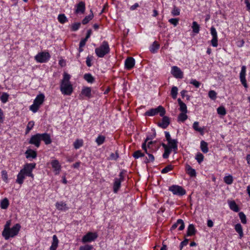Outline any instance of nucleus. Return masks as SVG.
Listing matches in <instances>:
<instances>
[{"instance_id": "nucleus-53", "label": "nucleus", "mask_w": 250, "mask_h": 250, "mask_svg": "<svg viewBox=\"0 0 250 250\" xmlns=\"http://www.w3.org/2000/svg\"><path fill=\"white\" fill-rule=\"evenodd\" d=\"M1 178L5 182H8V174L6 170H3L1 171Z\"/></svg>"}, {"instance_id": "nucleus-28", "label": "nucleus", "mask_w": 250, "mask_h": 250, "mask_svg": "<svg viewBox=\"0 0 250 250\" xmlns=\"http://www.w3.org/2000/svg\"><path fill=\"white\" fill-rule=\"evenodd\" d=\"M193 128L195 131L199 132L202 135L204 134V128L199 127V123L198 122H195L193 123Z\"/></svg>"}, {"instance_id": "nucleus-56", "label": "nucleus", "mask_w": 250, "mask_h": 250, "mask_svg": "<svg viewBox=\"0 0 250 250\" xmlns=\"http://www.w3.org/2000/svg\"><path fill=\"white\" fill-rule=\"evenodd\" d=\"M80 26H81L80 22H75L72 25L71 29L72 31H76L79 29Z\"/></svg>"}, {"instance_id": "nucleus-9", "label": "nucleus", "mask_w": 250, "mask_h": 250, "mask_svg": "<svg viewBox=\"0 0 250 250\" xmlns=\"http://www.w3.org/2000/svg\"><path fill=\"white\" fill-rule=\"evenodd\" d=\"M40 133H37L35 135H32L30 138L28 143L29 144L33 145L37 147H39L41 145V138Z\"/></svg>"}, {"instance_id": "nucleus-20", "label": "nucleus", "mask_w": 250, "mask_h": 250, "mask_svg": "<svg viewBox=\"0 0 250 250\" xmlns=\"http://www.w3.org/2000/svg\"><path fill=\"white\" fill-rule=\"evenodd\" d=\"M56 207L59 210H66L68 209L66 204L63 202H57L56 203Z\"/></svg>"}, {"instance_id": "nucleus-18", "label": "nucleus", "mask_w": 250, "mask_h": 250, "mask_svg": "<svg viewBox=\"0 0 250 250\" xmlns=\"http://www.w3.org/2000/svg\"><path fill=\"white\" fill-rule=\"evenodd\" d=\"M179 225H180V226L179 227L178 229L179 230H183L185 228V224H184V221L181 219H178L176 223H175V224L172 225V226L171 227L170 229L171 230L175 229L176 228H177V227Z\"/></svg>"}, {"instance_id": "nucleus-15", "label": "nucleus", "mask_w": 250, "mask_h": 250, "mask_svg": "<svg viewBox=\"0 0 250 250\" xmlns=\"http://www.w3.org/2000/svg\"><path fill=\"white\" fill-rule=\"evenodd\" d=\"M85 10V4L83 1L79 2L76 5L75 13L76 14H83Z\"/></svg>"}, {"instance_id": "nucleus-44", "label": "nucleus", "mask_w": 250, "mask_h": 250, "mask_svg": "<svg viewBox=\"0 0 250 250\" xmlns=\"http://www.w3.org/2000/svg\"><path fill=\"white\" fill-rule=\"evenodd\" d=\"M105 137L103 135H99L96 140V142L98 145H102L105 141Z\"/></svg>"}, {"instance_id": "nucleus-39", "label": "nucleus", "mask_w": 250, "mask_h": 250, "mask_svg": "<svg viewBox=\"0 0 250 250\" xmlns=\"http://www.w3.org/2000/svg\"><path fill=\"white\" fill-rule=\"evenodd\" d=\"M58 21L62 24H63L68 21V20L64 14L59 15L58 17Z\"/></svg>"}, {"instance_id": "nucleus-32", "label": "nucleus", "mask_w": 250, "mask_h": 250, "mask_svg": "<svg viewBox=\"0 0 250 250\" xmlns=\"http://www.w3.org/2000/svg\"><path fill=\"white\" fill-rule=\"evenodd\" d=\"M152 139H153L152 137H150L147 136L146 138V140H145L144 142L142 144V148L145 151V152L146 153H147V151H148V148L147 146V142L149 140H152Z\"/></svg>"}, {"instance_id": "nucleus-13", "label": "nucleus", "mask_w": 250, "mask_h": 250, "mask_svg": "<svg viewBox=\"0 0 250 250\" xmlns=\"http://www.w3.org/2000/svg\"><path fill=\"white\" fill-rule=\"evenodd\" d=\"M246 67L245 66H242L241 68V70L240 73V79L242 84L243 86L247 88L248 87V85L247 83V81L246 80Z\"/></svg>"}, {"instance_id": "nucleus-10", "label": "nucleus", "mask_w": 250, "mask_h": 250, "mask_svg": "<svg viewBox=\"0 0 250 250\" xmlns=\"http://www.w3.org/2000/svg\"><path fill=\"white\" fill-rule=\"evenodd\" d=\"M97 237L98 235L96 233L89 232L83 236L82 238V242L84 243L90 242L94 241L97 238Z\"/></svg>"}, {"instance_id": "nucleus-46", "label": "nucleus", "mask_w": 250, "mask_h": 250, "mask_svg": "<svg viewBox=\"0 0 250 250\" xmlns=\"http://www.w3.org/2000/svg\"><path fill=\"white\" fill-rule=\"evenodd\" d=\"M172 148L171 147H168L167 148L165 149V151L164 154H163V157L165 159H167L171 151Z\"/></svg>"}, {"instance_id": "nucleus-6", "label": "nucleus", "mask_w": 250, "mask_h": 250, "mask_svg": "<svg viewBox=\"0 0 250 250\" xmlns=\"http://www.w3.org/2000/svg\"><path fill=\"white\" fill-rule=\"evenodd\" d=\"M36 163L26 164L24 165V167L21 170L25 175L27 176L31 177L34 178V175L32 173V171L36 167Z\"/></svg>"}, {"instance_id": "nucleus-38", "label": "nucleus", "mask_w": 250, "mask_h": 250, "mask_svg": "<svg viewBox=\"0 0 250 250\" xmlns=\"http://www.w3.org/2000/svg\"><path fill=\"white\" fill-rule=\"evenodd\" d=\"M83 78L88 83H93L95 80L94 77L90 73L84 74Z\"/></svg>"}, {"instance_id": "nucleus-62", "label": "nucleus", "mask_w": 250, "mask_h": 250, "mask_svg": "<svg viewBox=\"0 0 250 250\" xmlns=\"http://www.w3.org/2000/svg\"><path fill=\"white\" fill-rule=\"evenodd\" d=\"M168 21L172 24H173V25H174L175 26H176L178 23V21H179V19H177V18H172V19H170L168 20Z\"/></svg>"}, {"instance_id": "nucleus-61", "label": "nucleus", "mask_w": 250, "mask_h": 250, "mask_svg": "<svg viewBox=\"0 0 250 250\" xmlns=\"http://www.w3.org/2000/svg\"><path fill=\"white\" fill-rule=\"evenodd\" d=\"M11 225V221L8 220L6 222L5 225L4 226V229L3 231H4V233H6V231H7L8 229H10V227Z\"/></svg>"}, {"instance_id": "nucleus-35", "label": "nucleus", "mask_w": 250, "mask_h": 250, "mask_svg": "<svg viewBox=\"0 0 250 250\" xmlns=\"http://www.w3.org/2000/svg\"><path fill=\"white\" fill-rule=\"evenodd\" d=\"M9 205V202L7 198H5L1 200L0 202V208L2 209H6Z\"/></svg>"}, {"instance_id": "nucleus-26", "label": "nucleus", "mask_w": 250, "mask_h": 250, "mask_svg": "<svg viewBox=\"0 0 250 250\" xmlns=\"http://www.w3.org/2000/svg\"><path fill=\"white\" fill-rule=\"evenodd\" d=\"M25 176H26L25 174H24L23 172H22L20 170V172L17 175L16 182L20 185H21L25 179Z\"/></svg>"}, {"instance_id": "nucleus-29", "label": "nucleus", "mask_w": 250, "mask_h": 250, "mask_svg": "<svg viewBox=\"0 0 250 250\" xmlns=\"http://www.w3.org/2000/svg\"><path fill=\"white\" fill-rule=\"evenodd\" d=\"M52 167L54 169L55 171H58L59 172L61 169V165L59 164V162L57 160H52L51 163ZM58 172L57 173H58Z\"/></svg>"}, {"instance_id": "nucleus-8", "label": "nucleus", "mask_w": 250, "mask_h": 250, "mask_svg": "<svg viewBox=\"0 0 250 250\" xmlns=\"http://www.w3.org/2000/svg\"><path fill=\"white\" fill-rule=\"evenodd\" d=\"M50 57L48 52H41L35 56V60L39 62H44L47 61Z\"/></svg>"}, {"instance_id": "nucleus-57", "label": "nucleus", "mask_w": 250, "mask_h": 250, "mask_svg": "<svg viewBox=\"0 0 250 250\" xmlns=\"http://www.w3.org/2000/svg\"><path fill=\"white\" fill-rule=\"evenodd\" d=\"M216 92L214 90H210L208 92V97L213 100H214L216 98Z\"/></svg>"}, {"instance_id": "nucleus-43", "label": "nucleus", "mask_w": 250, "mask_h": 250, "mask_svg": "<svg viewBox=\"0 0 250 250\" xmlns=\"http://www.w3.org/2000/svg\"><path fill=\"white\" fill-rule=\"evenodd\" d=\"M178 93V88L176 86H173L171 88L170 94L171 97L174 99H175L177 97Z\"/></svg>"}, {"instance_id": "nucleus-25", "label": "nucleus", "mask_w": 250, "mask_h": 250, "mask_svg": "<svg viewBox=\"0 0 250 250\" xmlns=\"http://www.w3.org/2000/svg\"><path fill=\"white\" fill-rule=\"evenodd\" d=\"M234 229L239 234V238L240 239L242 238L244 236V233L241 225L239 223L236 224Z\"/></svg>"}, {"instance_id": "nucleus-22", "label": "nucleus", "mask_w": 250, "mask_h": 250, "mask_svg": "<svg viewBox=\"0 0 250 250\" xmlns=\"http://www.w3.org/2000/svg\"><path fill=\"white\" fill-rule=\"evenodd\" d=\"M59 240L56 235L53 236V241L52 245L50 247V250H56L58 246Z\"/></svg>"}, {"instance_id": "nucleus-31", "label": "nucleus", "mask_w": 250, "mask_h": 250, "mask_svg": "<svg viewBox=\"0 0 250 250\" xmlns=\"http://www.w3.org/2000/svg\"><path fill=\"white\" fill-rule=\"evenodd\" d=\"M178 102L180 106V110L182 112H187L188 110L186 104L183 103L180 99H178Z\"/></svg>"}, {"instance_id": "nucleus-5", "label": "nucleus", "mask_w": 250, "mask_h": 250, "mask_svg": "<svg viewBox=\"0 0 250 250\" xmlns=\"http://www.w3.org/2000/svg\"><path fill=\"white\" fill-rule=\"evenodd\" d=\"M159 113L160 116H163L166 114V110L164 107L159 105L156 108H151L146 111L145 115L146 116H153Z\"/></svg>"}, {"instance_id": "nucleus-14", "label": "nucleus", "mask_w": 250, "mask_h": 250, "mask_svg": "<svg viewBox=\"0 0 250 250\" xmlns=\"http://www.w3.org/2000/svg\"><path fill=\"white\" fill-rule=\"evenodd\" d=\"M161 122L158 123V125L163 128L166 129L170 124V119L168 117L163 116Z\"/></svg>"}, {"instance_id": "nucleus-51", "label": "nucleus", "mask_w": 250, "mask_h": 250, "mask_svg": "<svg viewBox=\"0 0 250 250\" xmlns=\"http://www.w3.org/2000/svg\"><path fill=\"white\" fill-rule=\"evenodd\" d=\"M34 125V121H30L28 122L26 129V133H28L33 127Z\"/></svg>"}, {"instance_id": "nucleus-24", "label": "nucleus", "mask_w": 250, "mask_h": 250, "mask_svg": "<svg viewBox=\"0 0 250 250\" xmlns=\"http://www.w3.org/2000/svg\"><path fill=\"white\" fill-rule=\"evenodd\" d=\"M44 100V95L43 94H40L36 97L34 101V103L37 104L40 106L43 103Z\"/></svg>"}, {"instance_id": "nucleus-40", "label": "nucleus", "mask_w": 250, "mask_h": 250, "mask_svg": "<svg viewBox=\"0 0 250 250\" xmlns=\"http://www.w3.org/2000/svg\"><path fill=\"white\" fill-rule=\"evenodd\" d=\"M187 112H181V113L180 114H179V115L178 116V121H181L182 122H184V121H185L188 118V116L187 115Z\"/></svg>"}, {"instance_id": "nucleus-60", "label": "nucleus", "mask_w": 250, "mask_h": 250, "mask_svg": "<svg viewBox=\"0 0 250 250\" xmlns=\"http://www.w3.org/2000/svg\"><path fill=\"white\" fill-rule=\"evenodd\" d=\"M190 83L193 84L196 88H198L201 84V83L199 82L195 79H191L190 82Z\"/></svg>"}, {"instance_id": "nucleus-27", "label": "nucleus", "mask_w": 250, "mask_h": 250, "mask_svg": "<svg viewBox=\"0 0 250 250\" xmlns=\"http://www.w3.org/2000/svg\"><path fill=\"white\" fill-rule=\"evenodd\" d=\"M187 173L191 177H195L196 173L195 170L192 168L189 165L186 166Z\"/></svg>"}, {"instance_id": "nucleus-1", "label": "nucleus", "mask_w": 250, "mask_h": 250, "mask_svg": "<svg viewBox=\"0 0 250 250\" xmlns=\"http://www.w3.org/2000/svg\"><path fill=\"white\" fill-rule=\"evenodd\" d=\"M70 76L64 73L63 79L61 83L60 89L62 93L66 95H70L73 92L72 85L70 82Z\"/></svg>"}, {"instance_id": "nucleus-3", "label": "nucleus", "mask_w": 250, "mask_h": 250, "mask_svg": "<svg viewBox=\"0 0 250 250\" xmlns=\"http://www.w3.org/2000/svg\"><path fill=\"white\" fill-rule=\"evenodd\" d=\"M110 51L108 43L106 41H104L102 44L95 49V53L98 57L103 58Z\"/></svg>"}, {"instance_id": "nucleus-64", "label": "nucleus", "mask_w": 250, "mask_h": 250, "mask_svg": "<svg viewBox=\"0 0 250 250\" xmlns=\"http://www.w3.org/2000/svg\"><path fill=\"white\" fill-rule=\"evenodd\" d=\"M188 241H189L188 239L186 238V239H185V240L183 241H182L181 243L180 246V250H182V249H183L184 246H187L188 244Z\"/></svg>"}, {"instance_id": "nucleus-23", "label": "nucleus", "mask_w": 250, "mask_h": 250, "mask_svg": "<svg viewBox=\"0 0 250 250\" xmlns=\"http://www.w3.org/2000/svg\"><path fill=\"white\" fill-rule=\"evenodd\" d=\"M196 229H195L194 226L193 224H190L188 228L187 232V236H192L195 234Z\"/></svg>"}, {"instance_id": "nucleus-36", "label": "nucleus", "mask_w": 250, "mask_h": 250, "mask_svg": "<svg viewBox=\"0 0 250 250\" xmlns=\"http://www.w3.org/2000/svg\"><path fill=\"white\" fill-rule=\"evenodd\" d=\"M151 153L152 151L150 150H148V151H147V153H146L148 155V158L147 157L146 158V161H145L146 163L152 162L154 161V156L152 155Z\"/></svg>"}, {"instance_id": "nucleus-59", "label": "nucleus", "mask_w": 250, "mask_h": 250, "mask_svg": "<svg viewBox=\"0 0 250 250\" xmlns=\"http://www.w3.org/2000/svg\"><path fill=\"white\" fill-rule=\"evenodd\" d=\"M93 247L92 245H85L84 246H81L79 250H92Z\"/></svg>"}, {"instance_id": "nucleus-42", "label": "nucleus", "mask_w": 250, "mask_h": 250, "mask_svg": "<svg viewBox=\"0 0 250 250\" xmlns=\"http://www.w3.org/2000/svg\"><path fill=\"white\" fill-rule=\"evenodd\" d=\"M91 14L88 16H86L82 21V23L83 24H87L90 20L93 18V14L92 11L91 10Z\"/></svg>"}, {"instance_id": "nucleus-2", "label": "nucleus", "mask_w": 250, "mask_h": 250, "mask_svg": "<svg viewBox=\"0 0 250 250\" xmlns=\"http://www.w3.org/2000/svg\"><path fill=\"white\" fill-rule=\"evenodd\" d=\"M21 226L19 224H15L12 228L8 229L6 233H4V231L2 232V236L5 238V240L9 239L10 237H14L16 236L20 229Z\"/></svg>"}, {"instance_id": "nucleus-55", "label": "nucleus", "mask_w": 250, "mask_h": 250, "mask_svg": "<svg viewBox=\"0 0 250 250\" xmlns=\"http://www.w3.org/2000/svg\"><path fill=\"white\" fill-rule=\"evenodd\" d=\"M195 159L199 164H201V163L203 161L204 155L201 153L198 152L196 156Z\"/></svg>"}, {"instance_id": "nucleus-58", "label": "nucleus", "mask_w": 250, "mask_h": 250, "mask_svg": "<svg viewBox=\"0 0 250 250\" xmlns=\"http://www.w3.org/2000/svg\"><path fill=\"white\" fill-rule=\"evenodd\" d=\"M83 146L82 141L76 140L74 143V147L75 149H78Z\"/></svg>"}, {"instance_id": "nucleus-47", "label": "nucleus", "mask_w": 250, "mask_h": 250, "mask_svg": "<svg viewBox=\"0 0 250 250\" xmlns=\"http://www.w3.org/2000/svg\"><path fill=\"white\" fill-rule=\"evenodd\" d=\"M239 216L242 223L246 224L247 223V219L245 214L243 212H240L239 213Z\"/></svg>"}, {"instance_id": "nucleus-52", "label": "nucleus", "mask_w": 250, "mask_h": 250, "mask_svg": "<svg viewBox=\"0 0 250 250\" xmlns=\"http://www.w3.org/2000/svg\"><path fill=\"white\" fill-rule=\"evenodd\" d=\"M9 97V95L7 93H3L0 97V100L3 103H5L7 102Z\"/></svg>"}, {"instance_id": "nucleus-41", "label": "nucleus", "mask_w": 250, "mask_h": 250, "mask_svg": "<svg viewBox=\"0 0 250 250\" xmlns=\"http://www.w3.org/2000/svg\"><path fill=\"white\" fill-rule=\"evenodd\" d=\"M159 44L157 43L156 41H155L153 42V44L151 46L150 48V51L154 53L159 48Z\"/></svg>"}, {"instance_id": "nucleus-12", "label": "nucleus", "mask_w": 250, "mask_h": 250, "mask_svg": "<svg viewBox=\"0 0 250 250\" xmlns=\"http://www.w3.org/2000/svg\"><path fill=\"white\" fill-rule=\"evenodd\" d=\"M210 33L212 36V39L211 41V44L214 47H217L218 46L217 33L215 28L213 26L210 28Z\"/></svg>"}, {"instance_id": "nucleus-19", "label": "nucleus", "mask_w": 250, "mask_h": 250, "mask_svg": "<svg viewBox=\"0 0 250 250\" xmlns=\"http://www.w3.org/2000/svg\"><path fill=\"white\" fill-rule=\"evenodd\" d=\"M25 154L26 155V158L27 159H35L37 157V154L36 151L35 150H33L31 149H27L25 152Z\"/></svg>"}, {"instance_id": "nucleus-45", "label": "nucleus", "mask_w": 250, "mask_h": 250, "mask_svg": "<svg viewBox=\"0 0 250 250\" xmlns=\"http://www.w3.org/2000/svg\"><path fill=\"white\" fill-rule=\"evenodd\" d=\"M224 181L226 184L230 185L233 182V177L231 175L226 176L224 177Z\"/></svg>"}, {"instance_id": "nucleus-16", "label": "nucleus", "mask_w": 250, "mask_h": 250, "mask_svg": "<svg viewBox=\"0 0 250 250\" xmlns=\"http://www.w3.org/2000/svg\"><path fill=\"white\" fill-rule=\"evenodd\" d=\"M41 141H43L45 144L46 145H49L51 143L52 140L50 137V135L47 133H44L40 134Z\"/></svg>"}, {"instance_id": "nucleus-34", "label": "nucleus", "mask_w": 250, "mask_h": 250, "mask_svg": "<svg viewBox=\"0 0 250 250\" xmlns=\"http://www.w3.org/2000/svg\"><path fill=\"white\" fill-rule=\"evenodd\" d=\"M229 206L230 208L233 210L235 212H238L239 210V208L237 205L236 204V203L234 201H231L229 203Z\"/></svg>"}, {"instance_id": "nucleus-17", "label": "nucleus", "mask_w": 250, "mask_h": 250, "mask_svg": "<svg viewBox=\"0 0 250 250\" xmlns=\"http://www.w3.org/2000/svg\"><path fill=\"white\" fill-rule=\"evenodd\" d=\"M135 65V60L132 57H128L125 61V67L128 69H132Z\"/></svg>"}, {"instance_id": "nucleus-37", "label": "nucleus", "mask_w": 250, "mask_h": 250, "mask_svg": "<svg viewBox=\"0 0 250 250\" xmlns=\"http://www.w3.org/2000/svg\"><path fill=\"white\" fill-rule=\"evenodd\" d=\"M192 29L193 32L197 34L200 31V26L196 21H193L192 25Z\"/></svg>"}, {"instance_id": "nucleus-49", "label": "nucleus", "mask_w": 250, "mask_h": 250, "mask_svg": "<svg viewBox=\"0 0 250 250\" xmlns=\"http://www.w3.org/2000/svg\"><path fill=\"white\" fill-rule=\"evenodd\" d=\"M173 166L171 165H168L165 168H164L162 171V173H166L173 169Z\"/></svg>"}, {"instance_id": "nucleus-11", "label": "nucleus", "mask_w": 250, "mask_h": 250, "mask_svg": "<svg viewBox=\"0 0 250 250\" xmlns=\"http://www.w3.org/2000/svg\"><path fill=\"white\" fill-rule=\"evenodd\" d=\"M171 73L172 75L177 79H182L183 78V72L176 66L172 67Z\"/></svg>"}, {"instance_id": "nucleus-33", "label": "nucleus", "mask_w": 250, "mask_h": 250, "mask_svg": "<svg viewBox=\"0 0 250 250\" xmlns=\"http://www.w3.org/2000/svg\"><path fill=\"white\" fill-rule=\"evenodd\" d=\"M201 149L204 153H206L208 151V144L204 141H202L201 142Z\"/></svg>"}, {"instance_id": "nucleus-48", "label": "nucleus", "mask_w": 250, "mask_h": 250, "mask_svg": "<svg viewBox=\"0 0 250 250\" xmlns=\"http://www.w3.org/2000/svg\"><path fill=\"white\" fill-rule=\"evenodd\" d=\"M217 113L218 114L224 116L226 114V110L224 106H220L217 109Z\"/></svg>"}, {"instance_id": "nucleus-63", "label": "nucleus", "mask_w": 250, "mask_h": 250, "mask_svg": "<svg viewBox=\"0 0 250 250\" xmlns=\"http://www.w3.org/2000/svg\"><path fill=\"white\" fill-rule=\"evenodd\" d=\"M172 14L173 16H178L180 15V10L179 8H177L176 6H174L172 11Z\"/></svg>"}, {"instance_id": "nucleus-7", "label": "nucleus", "mask_w": 250, "mask_h": 250, "mask_svg": "<svg viewBox=\"0 0 250 250\" xmlns=\"http://www.w3.org/2000/svg\"><path fill=\"white\" fill-rule=\"evenodd\" d=\"M169 190L171 191L173 194L178 196H183L186 193V190L182 187L178 185H173L169 187Z\"/></svg>"}, {"instance_id": "nucleus-4", "label": "nucleus", "mask_w": 250, "mask_h": 250, "mask_svg": "<svg viewBox=\"0 0 250 250\" xmlns=\"http://www.w3.org/2000/svg\"><path fill=\"white\" fill-rule=\"evenodd\" d=\"M125 172L126 171L125 170H122L119 175V178H115L113 187L114 193H117L119 190L121 182H123L125 180Z\"/></svg>"}, {"instance_id": "nucleus-50", "label": "nucleus", "mask_w": 250, "mask_h": 250, "mask_svg": "<svg viewBox=\"0 0 250 250\" xmlns=\"http://www.w3.org/2000/svg\"><path fill=\"white\" fill-rule=\"evenodd\" d=\"M144 155V153H142L141 150H137L135 151L133 154V156L135 159H138L139 157H143Z\"/></svg>"}, {"instance_id": "nucleus-21", "label": "nucleus", "mask_w": 250, "mask_h": 250, "mask_svg": "<svg viewBox=\"0 0 250 250\" xmlns=\"http://www.w3.org/2000/svg\"><path fill=\"white\" fill-rule=\"evenodd\" d=\"M81 94L85 96V97L90 98L91 97V89L89 87H84L82 91Z\"/></svg>"}, {"instance_id": "nucleus-54", "label": "nucleus", "mask_w": 250, "mask_h": 250, "mask_svg": "<svg viewBox=\"0 0 250 250\" xmlns=\"http://www.w3.org/2000/svg\"><path fill=\"white\" fill-rule=\"evenodd\" d=\"M39 107V105L34 103L33 104L30 106V109L34 113H35L38 110Z\"/></svg>"}, {"instance_id": "nucleus-30", "label": "nucleus", "mask_w": 250, "mask_h": 250, "mask_svg": "<svg viewBox=\"0 0 250 250\" xmlns=\"http://www.w3.org/2000/svg\"><path fill=\"white\" fill-rule=\"evenodd\" d=\"M169 147L173 149V151H176L178 149V141L177 140L174 139L171 141L168 142Z\"/></svg>"}]
</instances>
